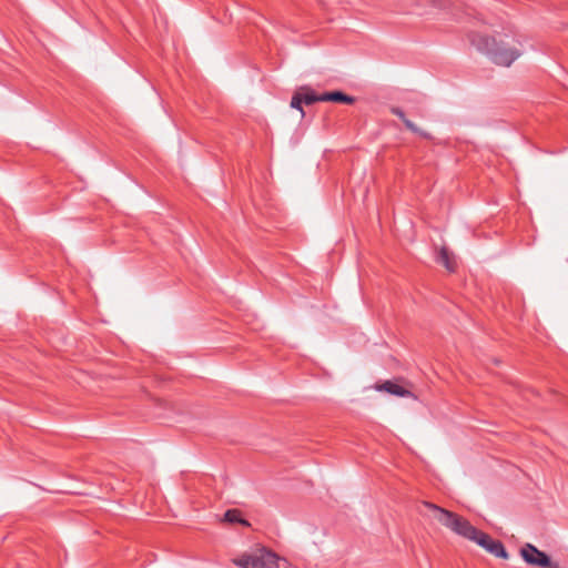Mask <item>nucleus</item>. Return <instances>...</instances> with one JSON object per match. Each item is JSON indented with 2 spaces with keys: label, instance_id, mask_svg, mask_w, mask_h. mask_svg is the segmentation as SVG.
Here are the masks:
<instances>
[{
  "label": "nucleus",
  "instance_id": "obj_1",
  "mask_svg": "<svg viewBox=\"0 0 568 568\" xmlns=\"http://www.w3.org/2000/svg\"><path fill=\"white\" fill-rule=\"evenodd\" d=\"M470 42L487 54L494 63L501 67L511 65L523 53L520 36L510 27L495 32L491 37L473 33Z\"/></svg>",
  "mask_w": 568,
  "mask_h": 568
},
{
  "label": "nucleus",
  "instance_id": "obj_2",
  "mask_svg": "<svg viewBox=\"0 0 568 568\" xmlns=\"http://www.w3.org/2000/svg\"><path fill=\"white\" fill-rule=\"evenodd\" d=\"M234 565L241 568H291L287 559L262 547L233 559Z\"/></svg>",
  "mask_w": 568,
  "mask_h": 568
},
{
  "label": "nucleus",
  "instance_id": "obj_3",
  "mask_svg": "<svg viewBox=\"0 0 568 568\" xmlns=\"http://www.w3.org/2000/svg\"><path fill=\"white\" fill-rule=\"evenodd\" d=\"M424 506L433 513L434 519L454 534L468 540L475 534L476 528L464 517L428 501Z\"/></svg>",
  "mask_w": 568,
  "mask_h": 568
},
{
  "label": "nucleus",
  "instance_id": "obj_4",
  "mask_svg": "<svg viewBox=\"0 0 568 568\" xmlns=\"http://www.w3.org/2000/svg\"><path fill=\"white\" fill-rule=\"evenodd\" d=\"M315 102H324L323 94H317L310 87H301L294 92L290 105L292 109L297 110L301 119H303L305 116V112L302 108V103L310 105Z\"/></svg>",
  "mask_w": 568,
  "mask_h": 568
},
{
  "label": "nucleus",
  "instance_id": "obj_5",
  "mask_svg": "<svg viewBox=\"0 0 568 568\" xmlns=\"http://www.w3.org/2000/svg\"><path fill=\"white\" fill-rule=\"evenodd\" d=\"M470 541L477 544L479 547L484 548L486 551L498 558H508V552L500 541L494 540L487 534L478 530L477 528L475 534L471 536Z\"/></svg>",
  "mask_w": 568,
  "mask_h": 568
},
{
  "label": "nucleus",
  "instance_id": "obj_6",
  "mask_svg": "<svg viewBox=\"0 0 568 568\" xmlns=\"http://www.w3.org/2000/svg\"><path fill=\"white\" fill-rule=\"evenodd\" d=\"M520 556L526 564L536 567L546 568L550 566V558L544 551L531 544H526L520 549Z\"/></svg>",
  "mask_w": 568,
  "mask_h": 568
},
{
  "label": "nucleus",
  "instance_id": "obj_7",
  "mask_svg": "<svg viewBox=\"0 0 568 568\" xmlns=\"http://www.w3.org/2000/svg\"><path fill=\"white\" fill-rule=\"evenodd\" d=\"M373 388L377 392H386L398 397H414L408 389L392 381H386L382 384H375Z\"/></svg>",
  "mask_w": 568,
  "mask_h": 568
},
{
  "label": "nucleus",
  "instance_id": "obj_8",
  "mask_svg": "<svg viewBox=\"0 0 568 568\" xmlns=\"http://www.w3.org/2000/svg\"><path fill=\"white\" fill-rule=\"evenodd\" d=\"M436 261L440 263L447 271L453 272L456 270L457 260L454 253L447 247L443 246L437 255Z\"/></svg>",
  "mask_w": 568,
  "mask_h": 568
},
{
  "label": "nucleus",
  "instance_id": "obj_9",
  "mask_svg": "<svg viewBox=\"0 0 568 568\" xmlns=\"http://www.w3.org/2000/svg\"><path fill=\"white\" fill-rule=\"evenodd\" d=\"M323 101L324 102H338V103L352 104V103H354L355 99L351 95H347V94L341 92V91H333V92L323 93Z\"/></svg>",
  "mask_w": 568,
  "mask_h": 568
},
{
  "label": "nucleus",
  "instance_id": "obj_10",
  "mask_svg": "<svg viewBox=\"0 0 568 568\" xmlns=\"http://www.w3.org/2000/svg\"><path fill=\"white\" fill-rule=\"evenodd\" d=\"M224 520L227 521V523H240V524L245 525V526L248 525V523L241 517V513L239 510H236V509L227 510L224 514Z\"/></svg>",
  "mask_w": 568,
  "mask_h": 568
},
{
  "label": "nucleus",
  "instance_id": "obj_11",
  "mask_svg": "<svg viewBox=\"0 0 568 568\" xmlns=\"http://www.w3.org/2000/svg\"><path fill=\"white\" fill-rule=\"evenodd\" d=\"M404 124L406 125V128H407L408 130H410V131H413V132H415V133H418V134H420V135H423V136H425V138H427V136H428V134H427V133H425V132L420 131V130H419V129H418V128H417V126H416V125H415L410 120H408V119H404Z\"/></svg>",
  "mask_w": 568,
  "mask_h": 568
},
{
  "label": "nucleus",
  "instance_id": "obj_12",
  "mask_svg": "<svg viewBox=\"0 0 568 568\" xmlns=\"http://www.w3.org/2000/svg\"><path fill=\"white\" fill-rule=\"evenodd\" d=\"M393 113L404 121L405 114L400 109H393Z\"/></svg>",
  "mask_w": 568,
  "mask_h": 568
},
{
  "label": "nucleus",
  "instance_id": "obj_13",
  "mask_svg": "<svg viewBox=\"0 0 568 568\" xmlns=\"http://www.w3.org/2000/svg\"><path fill=\"white\" fill-rule=\"evenodd\" d=\"M546 568H560L559 564L558 562H552L550 560V566H547Z\"/></svg>",
  "mask_w": 568,
  "mask_h": 568
}]
</instances>
